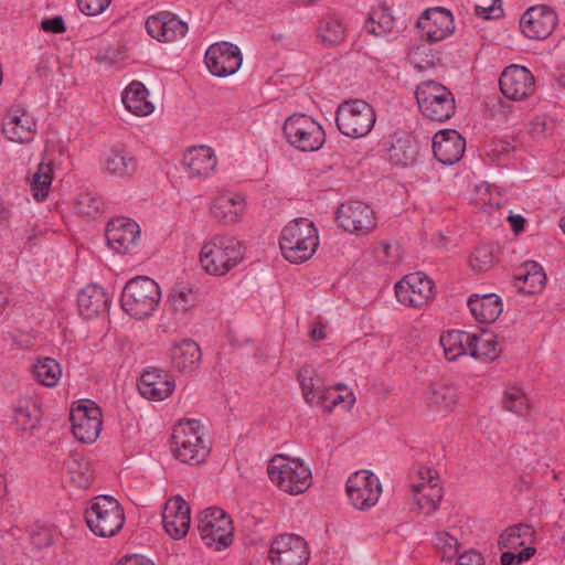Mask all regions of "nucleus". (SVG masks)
<instances>
[{
	"label": "nucleus",
	"instance_id": "nucleus-1",
	"mask_svg": "<svg viewBox=\"0 0 565 565\" xmlns=\"http://www.w3.org/2000/svg\"><path fill=\"white\" fill-rule=\"evenodd\" d=\"M245 259V244L236 236L226 233H215L203 239L196 257L199 268L213 278L226 277Z\"/></svg>",
	"mask_w": 565,
	"mask_h": 565
},
{
	"label": "nucleus",
	"instance_id": "nucleus-53",
	"mask_svg": "<svg viewBox=\"0 0 565 565\" xmlns=\"http://www.w3.org/2000/svg\"><path fill=\"white\" fill-rule=\"evenodd\" d=\"M300 387L303 399L310 405L322 407L326 396V387L316 386L312 377H300Z\"/></svg>",
	"mask_w": 565,
	"mask_h": 565
},
{
	"label": "nucleus",
	"instance_id": "nucleus-63",
	"mask_svg": "<svg viewBox=\"0 0 565 565\" xmlns=\"http://www.w3.org/2000/svg\"><path fill=\"white\" fill-rule=\"evenodd\" d=\"M8 494V482L6 476L0 472V502L4 500Z\"/></svg>",
	"mask_w": 565,
	"mask_h": 565
},
{
	"label": "nucleus",
	"instance_id": "nucleus-25",
	"mask_svg": "<svg viewBox=\"0 0 565 565\" xmlns=\"http://www.w3.org/2000/svg\"><path fill=\"white\" fill-rule=\"evenodd\" d=\"M556 23L557 17L550 7L534 6L523 13L520 29L529 39L544 40L552 34Z\"/></svg>",
	"mask_w": 565,
	"mask_h": 565
},
{
	"label": "nucleus",
	"instance_id": "nucleus-47",
	"mask_svg": "<svg viewBox=\"0 0 565 565\" xmlns=\"http://www.w3.org/2000/svg\"><path fill=\"white\" fill-rule=\"evenodd\" d=\"M498 257L499 247L497 245H481L473 250L469 264L475 271H488L494 267Z\"/></svg>",
	"mask_w": 565,
	"mask_h": 565
},
{
	"label": "nucleus",
	"instance_id": "nucleus-22",
	"mask_svg": "<svg viewBox=\"0 0 565 565\" xmlns=\"http://www.w3.org/2000/svg\"><path fill=\"white\" fill-rule=\"evenodd\" d=\"M500 89L509 99L523 100L535 92L534 76L524 66L510 65L501 74Z\"/></svg>",
	"mask_w": 565,
	"mask_h": 565
},
{
	"label": "nucleus",
	"instance_id": "nucleus-4",
	"mask_svg": "<svg viewBox=\"0 0 565 565\" xmlns=\"http://www.w3.org/2000/svg\"><path fill=\"white\" fill-rule=\"evenodd\" d=\"M211 448V438L199 420L183 419L173 427L172 454L179 461L198 466L205 461Z\"/></svg>",
	"mask_w": 565,
	"mask_h": 565
},
{
	"label": "nucleus",
	"instance_id": "nucleus-49",
	"mask_svg": "<svg viewBox=\"0 0 565 565\" xmlns=\"http://www.w3.org/2000/svg\"><path fill=\"white\" fill-rule=\"evenodd\" d=\"M435 158L445 166L458 162L463 153L466 143H431Z\"/></svg>",
	"mask_w": 565,
	"mask_h": 565
},
{
	"label": "nucleus",
	"instance_id": "nucleus-36",
	"mask_svg": "<svg viewBox=\"0 0 565 565\" xmlns=\"http://www.w3.org/2000/svg\"><path fill=\"white\" fill-rule=\"evenodd\" d=\"M469 356L479 361H493L501 354L498 335L491 331L469 332Z\"/></svg>",
	"mask_w": 565,
	"mask_h": 565
},
{
	"label": "nucleus",
	"instance_id": "nucleus-35",
	"mask_svg": "<svg viewBox=\"0 0 565 565\" xmlns=\"http://www.w3.org/2000/svg\"><path fill=\"white\" fill-rule=\"evenodd\" d=\"M121 100L131 114L143 117L151 115L156 107L149 99V92L141 82H131L122 92Z\"/></svg>",
	"mask_w": 565,
	"mask_h": 565
},
{
	"label": "nucleus",
	"instance_id": "nucleus-31",
	"mask_svg": "<svg viewBox=\"0 0 565 565\" xmlns=\"http://www.w3.org/2000/svg\"><path fill=\"white\" fill-rule=\"evenodd\" d=\"M284 135L288 141H326L322 126L305 114H295L287 118Z\"/></svg>",
	"mask_w": 565,
	"mask_h": 565
},
{
	"label": "nucleus",
	"instance_id": "nucleus-55",
	"mask_svg": "<svg viewBox=\"0 0 565 565\" xmlns=\"http://www.w3.org/2000/svg\"><path fill=\"white\" fill-rule=\"evenodd\" d=\"M111 0H77V6L86 15H98L103 13L110 4Z\"/></svg>",
	"mask_w": 565,
	"mask_h": 565
},
{
	"label": "nucleus",
	"instance_id": "nucleus-9",
	"mask_svg": "<svg viewBox=\"0 0 565 565\" xmlns=\"http://www.w3.org/2000/svg\"><path fill=\"white\" fill-rule=\"evenodd\" d=\"M415 95L420 113L430 120L445 121L455 114L454 95L440 83L424 81L417 86Z\"/></svg>",
	"mask_w": 565,
	"mask_h": 565
},
{
	"label": "nucleus",
	"instance_id": "nucleus-10",
	"mask_svg": "<svg viewBox=\"0 0 565 565\" xmlns=\"http://www.w3.org/2000/svg\"><path fill=\"white\" fill-rule=\"evenodd\" d=\"M344 488L349 504L359 511H369L374 508L383 493L379 476L369 469L350 473Z\"/></svg>",
	"mask_w": 565,
	"mask_h": 565
},
{
	"label": "nucleus",
	"instance_id": "nucleus-29",
	"mask_svg": "<svg viewBox=\"0 0 565 565\" xmlns=\"http://www.w3.org/2000/svg\"><path fill=\"white\" fill-rule=\"evenodd\" d=\"M146 29L150 36L160 42H174L188 32V24L171 12L162 11L149 17Z\"/></svg>",
	"mask_w": 565,
	"mask_h": 565
},
{
	"label": "nucleus",
	"instance_id": "nucleus-19",
	"mask_svg": "<svg viewBox=\"0 0 565 565\" xmlns=\"http://www.w3.org/2000/svg\"><path fill=\"white\" fill-rule=\"evenodd\" d=\"M164 355L172 370L179 373L195 371L202 361V350L196 341L190 338L173 339L166 344Z\"/></svg>",
	"mask_w": 565,
	"mask_h": 565
},
{
	"label": "nucleus",
	"instance_id": "nucleus-37",
	"mask_svg": "<svg viewBox=\"0 0 565 565\" xmlns=\"http://www.w3.org/2000/svg\"><path fill=\"white\" fill-rule=\"evenodd\" d=\"M42 418V408L38 398L23 396L15 403L13 419L15 425L26 431L38 428Z\"/></svg>",
	"mask_w": 565,
	"mask_h": 565
},
{
	"label": "nucleus",
	"instance_id": "nucleus-40",
	"mask_svg": "<svg viewBox=\"0 0 565 565\" xmlns=\"http://www.w3.org/2000/svg\"><path fill=\"white\" fill-rule=\"evenodd\" d=\"M31 372L35 382L49 388L56 387L63 375L60 362L49 356L35 359Z\"/></svg>",
	"mask_w": 565,
	"mask_h": 565
},
{
	"label": "nucleus",
	"instance_id": "nucleus-26",
	"mask_svg": "<svg viewBox=\"0 0 565 565\" xmlns=\"http://www.w3.org/2000/svg\"><path fill=\"white\" fill-rule=\"evenodd\" d=\"M426 406L439 414L456 413L461 404L459 387L450 382H436L430 384L424 393Z\"/></svg>",
	"mask_w": 565,
	"mask_h": 565
},
{
	"label": "nucleus",
	"instance_id": "nucleus-57",
	"mask_svg": "<svg viewBox=\"0 0 565 565\" xmlns=\"http://www.w3.org/2000/svg\"><path fill=\"white\" fill-rule=\"evenodd\" d=\"M40 29L46 33L60 34L65 32V23L62 17L56 15L49 19H43L40 22Z\"/></svg>",
	"mask_w": 565,
	"mask_h": 565
},
{
	"label": "nucleus",
	"instance_id": "nucleus-51",
	"mask_svg": "<svg viewBox=\"0 0 565 565\" xmlns=\"http://www.w3.org/2000/svg\"><path fill=\"white\" fill-rule=\"evenodd\" d=\"M554 130L555 122L552 119L539 116L531 121L527 135L532 139H550L554 137Z\"/></svg>",
	"mask_w": 565,
	"mask_h": 565
},
{
	"label": "nucleus",
	"instance_id": "nucleus-7",
	"mask_svg": "<svg viewBox=\"0 0 565 565\" xmlns=\"http://www.w3.org/2000/svg\"><path fill=\"white\" fill-rule=\"evenodd\" d=\"M335 222L343 232L364 237L377 230L380 215L371 204L349 200L337 207Z\"/></svg>",
	"mask_w": 565,
	"mask_h": 565
},
{
	"label": "nucleus",
	"instance_id": "nucleus-3",
	"mask_svg": "<svg viewBox=\"0 0 565 565\" xmlns=\"http://www.w3.org/2000/svg\"><path fill=\"white\" fill-rule=\"evenodd\" d=\"M266 473L274 487L291 497L303 494L312 486L311 468L299 457L276 454L268 460Z\"/></svg>",
	"mask_w": 565,
	"mask_h": 565
},
{
	"label": "nucleus",
	"instance_id": "nucleus-52",
	"mask_svg": "<svg viewBox=\"0 0 565 565\" xmlns=\"http://www.w3.org/2000/svg\"><path fill=\"white\" fill-rule=\"evenodd\" d=\"M300 387L303 399L310 405L322 407L326 396V387L316 386L312 377H300Z\"/></svg>",
	"mask_w": 565,
	"mask_h": 565
},
{
	"label": "nucleus",
	"instance_id": "nucleus-24",
	"mask_svg": "<svg viewBox=\"0 0 565 565\" xmlns=\"http://www.w3.org/2000/svg\"><path fill=\"white\" fill-rule=\"evenodd\" d=\"M417 26L422 35L430 42L443 41L455 31L451 12L441 7L425 10L417 21Z\"/></svg>",
	"mask_w": 565,
	"mask_h": 565
},
{
	"label": "nucleus",
	"instance_id": "nucleus-16",
	"mask_svg": "<svg viewBox=\"0 0 565 565\" xmlns=\"http://www.w3.org/2000/svg\"><path fill=\"white\" fill-rule=\"evenodd\" d=\"M105 237L113 253L132 256L137 254L141 244V227L130 217L118 216L107 223Z\"/></svg>",
	"mask_w": 565,
	"mask_h": 565
},
{
	"label": "nucleus",
	"instance_id": "nucleus-14",
	"mask_svg": "<svg viewBox=\"0 0 565 565\" xmlns=\"http://www.w3.org/2000/svg\"><path fill=\"white\" fill-rule=\"evenodd\" d=\"M71 429L74 438L82 444H94L103 430V414L90 399H78L71 405Z\"/></svg>",
	"mask_w": 565,
	"mask_h": 565
},
{
	"label": "nucleus",
	"instance_id": "nucleus-38",
	"mask_svg": "<svg viewBox=\"0 0 565 565\" xmlns=\"http://www.w3.org/2000/svg\"><path fill=\"white\" fill-rule=\"evenodd\" d=\"M355 403L354 391L344 383H335L326 387L324 402L321 408L327 414H331L335 409L349 413L353 409Z\"/></svg>",
	"mask_w": 565,
	"mask_h": 565
},
{
	"label": "nucleus",
	"instance_id": "nucleus-64",
	"mask_svg": "<svg viewBox=\"0 0 565 565\" xmlns=\"http://www.w3.org/2000/svg\"><path fill=\"white\" fill-rule=\"evenodd\" d=\"M391 249H392V246L387 242H382L377 247V252L382 253L384 255V257H386V258L391 257Z\"/></svg>",
	"mask_w": 565,
	"mask_h": 565
},
{
	"label": "nucleus",
	"instance_id": "nucleus-43",
	"mask_svg": "<svg viewBox=\"0 0 565 565\" xmlns=\"http://www.w3.org/2000/svg\"><path fill=\"white\" fill-rule=\"evenodd\" d=\"M66 470L70 481L77 488H88L95 479L92 463L79 455L68 459Z\"/></svg>",
	"mask_w": 565,
	"mask_h": 565
},
{
	"label": "nucleus",
	"instance_id": "nucleus-34",
	"mask_svg": "<svg viewBox=\"0 0 565 565\" xmlns=\"http://www.w3.org/2000/svg\"><path fill=\"white\" fill-rule=\"evenodd\" d=\"M109 299L105 290L98 285L85 286L77 296L79 315L85 319H92L106 311Z\"/></svg>",
	"mask_w": 565,
	"mask_h": 565
},
{
	"label": "nucleus",
	"instance_id": "nucleus-62",
	"mask_svg": "<svg viewBox=\"0 0 565 565\" xmlns=\"http://www.w3.org/2000/svg\"><path fill=\"white\" fill-rule=\"evenodd\" d=\"M508 220L514 233L518 234L524 230L525 220L522 215L510 213Z\"/></svg>",
	"mask_w": 565,
	"mask_h": 565
},
{
	"label": "nucleus",
	"instance_id": "nucleus-58",
	"mask_svg": "<svg viewBox=\"0 0 565 565\" xmlns=\"http://www.w3.org/2000/svg\"><path fill=\"white\" fill-rule=\"evenodd\" d=\"M455 565H487V562L481 553L469 550L459 555Z\"/></svg>",
	"mask_w": 565,
	"mask_h": 565
},
{
	"label": "nucleus",
	"instance_id": "nucleus-30",
	"mask_svg": "<svg viewBox=\"0 0 565 565\" xmlns=\"http://www.w3.org/2000/svg\"><path fill=\"white\" fill-rule=\"evenodd\" d=\"M467 307L472 319L480 324L495 322L503 312V300L494 294H471L467 299Z\"/></svg>",
	"mask_w": 565,
	"mask_h": 565
},
{
	"label": "nucleus",
	"instance_id": "nucleus-48",
	"mask_svg": "<svg viewBox=\"0 0 565 565\" xmlns=\"http://www.w3.org/2000/svg\"><path fill=\"white\" fill-rule=\"evenodd\" d=\"M458 534L459 530L456 527L440 530L434 534V545L444 557L452 558L458 554L460 548Z\"/></svg>",
	"mask_w": 565,
	"mask_h": 565
},
{
	"label": "nucleus",
	"instance_id": "nucleus-6",
	"mask_svg": "<svg viewBox=\"0 0 565 565\" xmlns=\"http://www.w3.org/2000/svg\"><path fill=\"white\" fill-rule=\"evenodd\" d=\"M85 521L96 536L111 537L125 524L124 508L114 497L97 495L88 503Z\"/></svg>",
	"mask_w": 565,
	"mask_h": 565
},
{
	"label": "nucleus",
	"instance_id": "nucleus-18",
	"mask_svg": "<svg viewBox=\"0 0 565 565\" xmlns=\"http://www.w3.org/2000/svg\"><path fill=\"white\" fill-rule=\"evenodd\" d=\"M217 162L216 152L211 146L198 143L185 150L181 166L190 180L203 182L214 174Z\"/></svg>",
	"mask_w": 565,
	"mask_h": 565
},
{
	"label": "nucleus",
	"instance_id": "nucleus-32",
	"mask_svg": "<svg viewBox=\"0 0 565 565\" xmlns=\"http://www.w3.org/2000/svg\"><path fill=\"white\" fill-rule=\"evenodd\" d=\"M104 169L116 181L127 182L137 172V161L124 149H111L105 154Z\"/></svg>",
	"mask_w": 565,
	"mask_h": 565
},
{
	"label": "nucleus",
	"instance_id": "nucleus-21",
	"mask_svg": "<svg viewBox=\"0 0 565 565\" xmlns=\"http://www.w3.org/2000/svg\"><path fill=\"white\" fill-rule=\"evenodd\" d=\"M239 49L227 42L211 45L205 53V65L214 76L233 75L242 65Z\"/></svg>",
	"mask_w": 565,
	"mask_h": 565
},
{
	"label": "nucleus",
	"instance_id": "nucleus-15",
	"mask_svg": "<svg viewBox=\"0 0 565 565\" xmlns=\"http://www.w3.org/2000/svg\"><path fill=\"white\" fill-rule=\"evenodd\" d=\"M375 124V113L362 99L343 102L337 110V126L349 138L365 137Z\"/></svg>",
	"mask_w": 565,
	"mask_h": 565
},
{
	"label": "nucleus",
	"instance_id": "nucleus-54",
	"mask_svg": "<svg viewBox=\"0 0 565 565\" xmlns=\"http://www.w3.org/2000/svg\"><path fill=\"white\" fill-rule=\"evenodd\" d=\"M300 387L303 399L310 405L322 407L326 396V387L316 386L312 377H300Z\"/></svg>",
	"mask_w": 565,
	"mask_h": 565
},
{
	"label": "nucleus",
	"instance_id": "nucleus-50",
	"mask_svg": "<svg viewBox=\"0 0 565 565\" xmlns=\"http://www.w3.org/2000/svg\"><path fill=\"white\" fill-rule=\"evenodd\" d=\"M503 406L513 413L523 414L529 407V398L523 388L509 386L503 393Z\"/></svg>",
	"mask_w": 565,
	"mask_h": 565
},
{
	"label": "nucleus",
	"instance_id": "nucleus-41",
	"mask_svg": "<svg viewBox=\"0 0 565 565\" xmlns=\"http://www.w3.org/2000/svg\"><path fill=\"white\" fill-rule=\"evenodd\" d=\"M53 179V163L51 161L39 163L36 170L28 179L31 195L36 202H44L49 198Z\"/></svg>",
	"mask_w": 565,
	"mask_h": 565
},
{
	"label": "nucleus",
	"instance_id": "nucleus-20",
	"mask_svg": "<svg viewBox=\"0 0 565 565\" xmlns=\"http://www.w3.org/2000/svg\"><path fill=\"white\" fill-rule=\"evenodd\" d=\"M161 519L164 532L172 540H182L191 525L189 503L181 495L171 497L163 505Z\"/></svg>",
	"mask_w": 565,
	"mask_h": 565
},
{
	"label": "nucleus",
	"instance_id": "nucleus-33",
	"mask_svg": "<svg viewBox=\"0 0 565 565\" xmlns=\"http://www.w3.org/2000/svg\"><path fill=\"white\" fill-rule=\"evenodd\" d=\"M546 281V274L536 262H525L514 276V287L526 295L540 294L545 288Z\"/></svg>",
	"mask_w": 565,
	"mask_h": 565
},
{
	"label": "nucleus",
	"instance_id": "nucleus-61",
	"mask_svg": "<svg viewBox=\"0 0 565 565\" xmlns=\"http://www.w3.org/2000/svg\"><path fill=\"white\" fill-rule=\"evenodd\" d=\"M310 337L313 341H321L327 338L326 326L322 322H316L310 330Z\"/></svg>",
	"mask_w": 565,
	"mask_h": 565
},
{
	"label": "nucleus",
	"instance_id": "nucleus-13",
	"mask_svg": "<svg viewBox=\"0 0 565 565\" xmlns=\"http://www.w3.org/2000/svg\"><path fill=\"white\" fill-rule=\"evenodd\" d=\"M396 301L412 309H422L436 297L434 280L423 271H415L403 276L394 285Z\"/></svg>",
	"mask_w": 565,
	"mask_h": 565
},
{
	"label": "nucleus",
	"instance_id": "nucleus-59",
	"mask_svg": "<svg viewBox=\"0 0 565 565\" xmlns=\"http://www.w3.org/2000/svg\"><path fill=\"white\" fill-rule=\"evenodd\" d=\"M431 141H466L460 132L454 129H443L437 131Z\"/></svg>",
	"mask_w": 565,
	"mask_h": 565
},
{
	"label": "nucleus",
	"instance_id": "nucleus-5",
	"mask_svg": "<svg viewBox=\"0 0 565 565\" xmlns=\"http://www.w3.org/2000/svg\"><path fill=\"white\" fill-rule=\"evenodd\" d=\"M162 298L159 284L148 276L129 279L120 297L122 310L136 320L151 317L158 309Z\"/></svg>",
	"mask_w": 565,
	"mask_h": 565
},
{
	"label": "nucleus",
	"instance_id": "nucleus-39",
	"mask_svg": "<svg viewBox=\"0 0 565 565\" xmlns=\"http://www.w3.org/2000/svg\"><path fill=\"white\" fill-rule=\"evenodd\" d=\"M469 331L447 330L439 337V344L444 356L449 362L458 361L460 358L469 356Z\"/></svg>",
	"mask_w": 565,
	"mask_h": 565
},
{
	"label": "nucleus",
	"instance_id": "nucleus-44",
	"mask_svg": "<svg viewBox=\"0 0 565 565\" xmlns=\"http://www.w3.org/2000/svg\"><path fill=\"white\" fill-rule=\"evenodd\" d=\"M395 26V20L391 10L385 6H379L371 10L364 30L376 36L390 34Z\"/></svg>",
	"mask_w": 565,
	"mask_h": 565
},
{
	"label": "nucleus",
	"instance_id": "nucleus-56",
	"mask_svg": "<svg viewBox=\"0 0 565 565\" xmlns=\"http://www.w3.org/2000/svg\"><path fill=\"white\" fill-rule=\"evenodd\" d=\"M500 2V0H490L488 7H484L482 3H477L475 6L476 15L484 20L502 17L503 11Z\"/></svg>",
	"mask_w": 565,
	"mask_h": 565
},
{
	"label": "nucleus",
	"instance_id": "nucleus-45",
	"mask_svg": "<svg viewBox=\"0 0 565 565\" xmlns=\"http://www.w3.org/2000/svg\"><path fill=\"white\" fill-rule=\"evenodd\" d=\"M167 306L174 315L188 313L196 306L193 289L188 286H175L167 297Z\"/></svg>",
	"mask_w": 565,
	"mask_h": 565
},
{
	"label": "nucleus",
	"instance_id": "nucleus-27",
	"mask_svg": "<svg viewBox=\"0 0 565 565\" xmlns=\"http://www.w3.org/2000/svg\"><path fill=\"white\" fill-rule=\"evenodd\" d=\"M212 216L225 226H233L243 221L247 212L246 198L236 192L217 195L211 203Z\"/></svg>",
	"mask_w": 565,
	"mask_h": 565
},
{
	"label": "nucleus",
	"instance_id": "nucleus-12",
	"mask_svg": "<svg viewBox=\"0 0 565 565\" xmlns=\"http://www.w3.org/2000/svg\"><path fill=\"white\" fill-rule=\"evenodd\" d=\"M411 494L418 511L434 513L443 499L444 490L438 472L429 467H418L411 477Z\"/></svg>",
	"mask_w": 565,
	"mask_h": 565
},
{
	"label": "nucleus",
	"instance_id": "nucleus-42",
	"mask_svg": "<svg viewBox=\"0 0 565 565\" xmlns=\"http://www.w3.org/2000/svg\"><path fill=\"white\" fill-rule=\"evenodd\" d=\"M347 35V24L340 15L329 13L318 25V38L324 45L341 43Z\"/></svg>",
	"mask_w": 565,
	"mask_h": 565
},
{
	"label": "nucleus",
	"instance_id": "nucleus-60",
	"mask_svg": "<svg viewBox=\"0 0 565 565\" xmlns=\"http://www.w3.org/2000/svg\"><path fill=\"white\" fill-rule=\"evenodd\" d=\"M117 565H156L151 559L142 555H129L119 561Z\"/></svg>",
	"mask_w": 565,
	"mask_h": 565
},
{
	"label": "nucleus",
	"instance_id": "nucleus-46",
	"mask_svg": "<svg viewBox=\"0 0 565 565\" xmlns=\"http://www.w3.org/2000/svg\"><path fill=\"white\" fill-rule=\"evenodd\" d=\"M470 201L486 214H493L500 206V200L495 198L488 182H480L475 186Z\"/></svg>",
	"mask_w": 565,
	"mask_h": 565
},
{
	"label": "nucleus",
	"instance_id": "nucleus-2",
	"mask_svg": "<svg viewBox=\"0 0 565 565\" xmlns=\"http://www.w3.org/2000/svg\"><path fill=\"white\" fill-rule=\"evenodd\" d=\"M278 245L288 263L303 264L313 257L320 246L319 230L308 217L294 218L281 228Z\"/></svg>",
	"mask_w": 565,
	"mask_h": 565
},
{
	"label": "nucleus",
	"instance_id": "nucleus-8",
	"mask_svg": "<svg viewBox=\"0 0 565 565\" xmlns=\"http://www.w3.org/2000/svg\"><path fill=\"white\" fill-rule=\"evenodd\" d=\"M502 565H519L529 561L536 552L535 531L527 524L507 527L498 539Z\"/></svg>",
	"mask_w": 565,
	"mask_h": 565
},
{
	"label": "nucleus",
	"instance_id": "nucleus-11",
	"mask_svg": "<svg viewBox=\"0 0 565 565\" xmlns=\"http://www.w3.org/2000/svg\"><path fill=\"white\" fill-rule=\"evenodd\" d=\"M198 531L203 543L223 551L234 540V525L232 518L220 508H207L199 516Z\"/></svg>",
	"mask_w": 565,
	"mask_h": 565
},
{
	"label": "nucleus",
	"instance_id": "nucleus-17",
	"mask_svg": "<svg viewBox=\"0 0 565 565\" xmlns=\"http://www.w3.org/2000/svg\"><path fill=\"white\" fill-rule=\"evenodd\" d=\"M268 558L273 565H308L310 551L303 537L285 533L271 542Z\"/></svg>",
	"mask_w": 565,
	"mask_h": 565
},
{
	"label": "nucleus",
	"instance_id": "nucleus-23",
	"mask_svg": "<svg viewBox=\"0 0 565 565\" xmlns=\"http://www.w3.org/2000/svg\"><path fill=\"white\" fill-rule=\"evenodd\" d=\"M175 387L174 377L167 371L156 367L145 370L138 381L140 395L151 402H161L169 398Z\"/></svg>",
	"mask_w": 565,
	"mask_h": 565
},
{
	"label": "nucleus",
	"instance_id": "nucleus-28",
	"mask_svg": "<svg viewBox=\"0 0 565 565\" xmlns=\"http://www.w3.org/2000/svg\"><path fill=\"white\" fill-rule=\"evenodd\" d=\"M3 137L8 141H32L36 132L34 117L23 108H11L1 121Z\"/></svg>",
	"mask_w": 565,
	"mask_h": 565
}]
</instances>
